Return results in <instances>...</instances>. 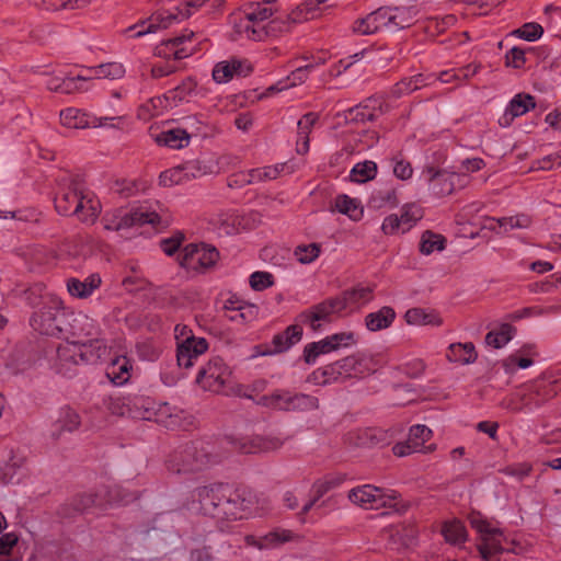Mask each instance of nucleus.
<instances>
[{
	"instance_id": "1",
	"label": "nucleus",
	"mask_w": 561,
	"mask_h": 561,
	"mask_svg": "<svg viewBox=\"0 0 561 561\" xmlns=\"http://www.w3.org/2000/svg\"><path fill=\"white\" fill-rule=\"evenodd\" d=\"M186 508L217 522H231L251 516L254 501L252 493L245 489L214 483L194 489L186 502Z\"/></svg>"
},
{
	"instance_id": "2",
	"label": "nucleus",
	"mask_w": 561,
	"mask_h": 561,
	"mask_svg": "<svg viewBox=\"0 0 561 561\" xmlns=\"http://www.w3.org/2000/svg\"><path fill=\"white\" fill-rule=\"evenodd\" d=\"M105 356V346L102 342L80 344L77 341L59 343L47 353L50 368L59 375L71 377L80 365L98 363Z\"/></svg>"
},
{
	"instance_id": "3",
	"label": "nucleus",
	"mask_w": 561,
	"mask_h": 561,
	"mask_svg": "<svg viewBox=\"0 0 561 561\" xmlns=\"http://www.w3.org/2000/svg\"><path fill=\"white\" fill-rule=\"evenodd\" d=\"M57 211L64 216L75 215L84 224H93L101 211L95 195L76 183L55 198Z\"/></svg>"
},
{
	"instance_id": "4",
	"label": "nucleus",
	"mask_w": 561,
	"mask_h": 561,
	"mask_svg": "<svg viewBox=\"0 0 561 561\" xmlns=\"http://www.w3.org/2000/svg\"><path fill=\"white\" fill-rule=\"evenodd\" d=\"M154 208L147 205H140L137 208L126 211L114 209L106 211L102 217V225L108 231H122L133 227L151 225L157 227L162 222V206L157 202Z\"/></svg>"
},
{
	"instance_id": "5",
	"label": "nucleus",
	"mask_w": 561,
	"mask_h": 561,
	"mask_svg": "<svg viewBox=\"0 0 561 561\" xmlns=\"http://www.w3.org/2000/svg\"><path fill=\"white\" fill-rule=\"evenodd\" d=\"M214 462L215 458L203 443L192 442L174 449L165 466L169 472L185 474L203 470Z\"/></svg>"
},
{
	"instance_id": "6",
	"label": "nucleus",
	"mask_w": 561,
	"mask_h": 561,
	"mask_svg": "<svg viewBox=\"0 0 561 561\" xmlns=\"http://www.w3.org/2000/svg\"><path fill=\"white\" fill-rule=\"evenodd\" d=\"M70 316L71 311L64 307L61 300L50 298L38 310L34 311L30 324L35 331L44 335H66V330H69Z\"/></svg>"
},
{
	"instance_id": "7",
	"label": "nucleus",
	"mask_w": 561,
	"mask_h": 561,
	"mask_svg": "<svg viewBox=\"0 0 561 561\" xmlns=\"http://www.w3.org/2000/svg\"><path fill=\"white\" fill-rule=\"evenodd\" d=\"M257 404L277 411L307 412L318 409L319 400L311 394L275 389L270 394L260 397Z\"/></svg>"
},
{
	"instance_id": "8",
	"label": "nucleus",
	"mask_w": 561,
	"mask_h": 561,
	"mask_svg": "<svg viewBox=\"0 0 561 561\" xmlns=\"http://www.w3.org/2000/svg\"><path fill=\"white\" fill-rule=\"evenodd\" d=\"M205 0L186 1L174 9V11H158L150 16L148 21L130 26L127 31L131 33L130 37L138 38L146 34L154 33L158 28L169 27L173 21H181L191 16V8H199Z\"/></svg>"
},
{
	"instance_id": "9",
	"label": "nucleus",
	"mask_w": 561,
	"mask_h": 561,
	"mask_svg": "<svg viewBox=\"0 0 561 561\" xmlns=\"http://www.w3.org/2000/svg\"><path fill=\"white\" fill-rule=\"evenodd\" d=\"M470 524L480 535L481 540L478 543V551L483 561H501V554L507 549L503 546L505 537L503 533L491 527V525L480 516H471Z\"/></svg>"
},
{
	"instance_id": "10",
	"label": "nucleus",
	"mask_w": 561,
	"mask_h": 561,
	"mask_svg": "<svg viewBox=\"0 0 561 561\" xmlns=\"http://www.w3.org/2000/svg\"><path fill=\"white\" fill-rule=\"evenodd\" d=\"M272 15L273 9L267 3L252 4L236 23V32L252 41H263L267 35L264 22Z\"/></svg>"
},
{
	"instance_id": "11",
	"label": "nucleus",
	"mask_w": 561,
	"mask_h": 561,
	"mask_svg": "<svg viewBox=\"0 0 561 561\" xmlns=\"http://www.w3.org/2000/svg\"><path fill=\"white\" fill-rule=\"evenodd\" d=\"M399 493L373 484H364L353 488L348 492V500L365 510H377L382 506H394Z\"/></svg>"
},
{
	"instance_id": "12",
	"label": "nucleus",
	"mask_w": 561,
	"mask_h": 561,
	"mask_svg": "<svg viewBox=\"0 0 561 561\" xmlns=\"http://www.w3.org/2000/svg\"><path fill=\"white\" fill-rule=\"evenodd\" d=\"M339 304L335 297H329L302 310L297 314L296 321L317 332L323 325L331 323L335 317L343 314Z\"/></svg>"
},
{
	"instance_id": "13",
	"label": "nucleus",
	"mask_w": 561,
	"mask_h": 561,
	"mask_svg": "<svg viewBox=\"0 0 561 561\" xmlns=\"http://www.w3.org/2000/svg\"><path fill=\"white\" fill-rule=\"evenodd\" d=\"M357 342L358 337L354 332L334 333L320 341L308 343L304 348V359L307 364L312 365L320 355L352 347L356 345Z\"/></svg>"
},
{
	"instance_id": "14",
	"label": "nucleus",
	"mask_w": 561,
	"mask_h": 561,
	"mask_svg": "<svg viewBox=\"0 0 561 561\" xmlns=\"http://www.w3.org/2000/svg\"><path fill=\"white\" fill-rule=\"evenodd\" d=\"M219 259L215 247L190 243L184 247L178 256V262L187 270H206L214 266Z\"/></svg>"
},
{
	"instance_id": "15",
	"label": "nucleus",
	"mask_w": 561,
	"mask_h": 561,
	"mask_svg": "<svg viewBox=\"0 0 561 561\" xmlns=\"http://www.w3.org/2000/svg\"><path fill=\"white\" fill-rule=\"evenodd\" d=\"M230 368L219 356L211 357L208 363L201 367L196 376V383L204 390L219 392L228 378L230 377Z\"/></svg>"
},
{
	"instance_id": "16",
	"label": "nucleus",
	"mask_w": 561,
	"mask_h": 561,
	"mask_svg": "<svg viewBox=\"0 0 561 561\" xmlns=\"http://www.w3.org/2000/svg\"><path fill=\"white\" fill-rule=\"evenodd\" d=\"M68 328L69 330H66V335L88 339L85 342H80V344H92L94 341L102 342L105 346V355L107 354V343L101 337L102 332L96 320L84 313H75L71 311Z\"/></svg>"
},
{
	"instance_id": "17",
	"label": "nucleus",
	"mask_w": 561,
	"mask_h": 561,
	"mask_svg": "<svg viewBox=\"0 0 561 561\" xmlns=\"http://www.w3.org/2000/svg\"><path fill=\"white\" fill-rule=\"evenodd\" d=\"M390 111V105L382 96H370L345 112L347 123L374 122Z\"/></svg>"
},
{
	"instance_id": "18",
	"label": "nucleus",
	"mask_w": 561,
	"mask_h": 561,
	"mask_svg": "<svg viewBox=\"0 0 561 561\" xmlns=\"http://www.w3.org/2000/svg\"><path fill=\"white\" fill-rule=\"evenodd\" d=\"M193 31L185 30L181 35L163 41L154 49V55L164 59L181 60L191 56L195 48L191 46Z\"/></svg>"
},
{
	"instance_id": "19",
	"label": "nucleus",
	"mask_w": 561,
	"mask_h": 561,
	"mask_svg": "<svg viewBox=\"0 0 561 561\" xmlns=\"http://www.w3.org/2000/svg\"><path fill=\"white\" fill-rule=\"evenodd\" d=\"M229 444L234 450L243 454H256L272 451L280 448L284 444V439L277 436H240L230 437Z\"/></svg>"
},
{
	"instance_id": "20",
	"label": "nucleus",
	"mask_w": 561,
	"mask_h": 561,
	"mask_svg": "<svg viewBox=\"0 0 561 561\" xmlns=\"http://www.w3.org/2000/svg\"><path fill=\"white\" fill-rule=\"evenodd\" d=\"M208 350V342L204 337L186 336L180 340L178 335L176 360L181 368L188 369L194 366L197 358Z\"/></svg>"
},
{
	"instance_id": "21",
	"label": "nucleus",
	"mask_w": 561,
	"mask_h": 561,
	"mask_svg": "<svg viewBox=\"0 0 561 561\" xmlns=\"http://www.w3.org/2000/svg\"><path fill=\"white\" fill-rule=\"evenodd\" d=\"M557 392L554 382L538 380L528 385L526 390L520 393V401H525L526 413H528L535 411L545 402L552 399L557 396Z\"/></svg>"
},
{
	"instance_id": "22",
	"label": "nucleus",
	"mask_w": 561,
	"mask_h": 561,
	"mask_svg": "<svg viewBox=\"0 0 561 561\" xmlns=\"http://www.w3.org/2000/svg\"><path fill=\"white\" fill-rule=\"evenodd\" d=\"M298 536L285 528L276 527L263 536L247 535L244 542L259 550L276 549L287 542L294 541Z\"/></svg>"
},
{
	"instance_id": "23",
	"label": "nucleus",
	"mask_w": 561,
	"mask_h": 561,
	"mask_svg": "<svg viewBox=\"0 0 561 561\" xmlns=\"http://www.w3.org/2000/svg\"><path fill=\"white\" fill-rule=\"evenodd\" d=\"M123 117H95L79 108L68 107L60 112V122L68 128H90L107 125V121H122Z\"/></svg>"
},
{
	"instance_id": "24",
	"label": "nucleus",
	"mask_w": 561,
	"mask_h": 561,
	"mask_svg": "<svg viewBox=\"0 0 561 561\" xmlns=\"http://www.w3.org/2000/svg\"><path fill=\"white\" fill-rule=\"evenodd\" d=\"M390 19L388 7H381L358 19L353 24V32L359 35H370L382 30H390Z\"/></svg>"
},
{
	"instance_id": "25",
	"label": "nucleus",
	"mask_w": 561,
	"mask_h": 561,
	"mask_svg": "<svg viewBox=\"0 0 561 561\" xmlns=\"http://www.w3.org/2000/svg\"><path fill=\"white\" fill-rule=\"evenodd\" d=\"M334 297L339 300L342 312H353L373 299V288L357 285Z\"/></svg>"
},
{
	"instance_id": "26",
	"label": "nucleus",
	"mask_w": 561,
	"mask_h": 561,
	"mask_svg": "<svg viewBox=\"0 0 561 561\" xmlns=\"http://www.w3.org/2000/svg\"><path fill=\"white\" fill-rule=\"evenodd\" d=\"M252 66L247 60H225L215 65L213 69V79L217 83H226L234 76L247 77L252 72Z\"/></svg>"
},
{
	"instance_id": "27",
	"label": "nucleus",
	"mask_w": 561,
	"mask_h": 561,
	"mask_svg": "<svg viewBox=\"0 0 561 561\" xmlns=\"http://www.w3.org/2000/svg\"><path fill=\"white\" fill-rule=\"evenodd\" d=\"M535 98L527 93L516 94L508 103L503 115L499 118V124L502 127L512 125L516 117H519L530 110L535 108Z\"/></svg>"
},
{
	"instance_id": "28",
	"label": "nucleus",
	"mask_w": 561,
	"mask_h": 561,
	"mask_svg": "<svg viewBox=\"0 0 561 561\" xmlns=\"http://www.w3.org/2000/svg\"><path fill=\"white\" fill-rule=\"evenodd\" d=\"M81 417L79 413L71 407L65 405L60 408L58 417L53 424L51 436L55 439L60 438L65 433H73L79 430Z\"/></svg>"
},
{
	"instance_id": "29",
	"label": "nucleus",
	"mask_w": 561,
	"mask_h": 561,
	"mask_svg": "<svg viewBox=\"0 0 561 561\" xmlns=\"http://www.w3.org/2000/svg\"><path fill=\"white\" fill-rule=\"evenodd\" d=\"M302 325L296 321L295 324L287 327L283 332L275 334L271 342L273 350L270 351V354L286 352L300 342Z\"/></svg>"
},
{
	"instance_id": "30",
	"label": "nucleus",
	"mask_w": 561,
	"mask_h": 561,
	"mask_svg": "<svg viewBox=\"0 0 561 561\" xmlns=\"http://www.w3.org/2000/svg\"><path fill=\"white\" fill-rule=\"evenodd\" d=\"M128 417L139 420H152L156 412V402L150 397L140 394H128Z\"/></svg>"
},
{
	"instance_id": "31",
	"label": "nucleus",
	"mask_w": 561,
	"mask_h": 561,
	"mask_svg": "<svg viewBox=\"0 0 561 561\" xmlns=\"http://www.w3.org/2000/svg\"><path fill=\"white\" fill-rule=\"evenodd\" d=\"M133 364L126 356H117L107 365L105 375L114 386L126 385L131 377Z\"/></svg>"
},
{
	"instance_id": "32",
	"label": "nucleus",
	"mask_w": 561,
	"mask_h": 561,
	"mask_svg": "<svg viewBox=\"0 0 561 561\" xmlns=\"http://www.w3.org/2000/svg\"><path fill=\"white\" fill-rule=\"evenodd\" d=\"M390 31L410 27L414 24L420 13L416 5L388 7Z\"/></svg>"
},
{
	"instance_id": "33",
	"label": "nucleus",
	"mask_w": 561,
	"mask_h": 561,
	"mask_svg": "<svg viewBox=\"0 0 561 561\" xmlns=\"http://www.w3.org/2000/svg\"><path fill=\"white\" fill-rule=\"evenodd\" d=\"M355 377H365L376 373L383 365V357L379 353L359 351L354 353Z\"/></svg>"
},
{
	"instance_id": "34",
	"label": "nucleus",
	"mask_w": 561,
	"mask_h": 561,
	"mask_svg": "<svg viewBox=\"0 0 561 561\" xmlns=\"http://www.w3.org/2000/svg\"><path fill=\"white\" fill-rule=\"evenodd\" d=\"M119 502L127 503V502H129V499H127L125 496L117 497L115 495H112V491L108 492V496L106 500L101 497L100 494L83 493V494L78 495L73 500V506H75V510L78 512H85L93 506L101 507L104 504H112V503H119Z\"/></svg>"
},
{
	"instance_id": "35",
	"label": "nucleus",
	"mask_w": 561,
	"mask_h": 561,
	"mask_svg": "<svg viewBox=\"0 0 561 561\" xmlns=\"http://www.w3.org/2000/svg\"><path fill=\"white\" fill-rule=\"evenodd\" d=\"M319 115L313 112L305 114L297 123V142L296 150L299 154H305L309 150V134L314 124L318 122Z\"/></svg>"
},
{
	"instance_id": "36",
	"label": "nucleus",
	"mask_w": 561,
	"mask_h": 561,
	"mask_svg": "<svg viewBox=\"0 0 561 561\" xmlns=\"http://www.w3.org/2000/svg\"><path fill=\"white\" fill-rule=\"evenodd\" d=\"M101 285V277L99 274H91L83 280L70 278L67 283L68 291L71 296L78 298H87L99 288Z\"/></svg>"
},
{
	"instance_id": "37",
	"label": "nucleus",
	"mask_w": 561,
	"mask_h": 561,
	"mask_svg": "<svg viewBox=\"0 0 561 561\" xmlns=\"http://www.w3.org/2000/svg\"><path fill=\"white\" fill-rule=\"evenodd\" d=\"M396 319V312L391 307L385 306L376 312H370L365 317L367 330L377 332L389 328Z\"/></svg>"
},
{
	"instance_id": "38",
	"label": "nucleus",
	"mask_w": 561,
	"mask_h": 561,
	"mask_svg": "<svg viewBox=\"0 0 561 561\" xmlns=\"http://www.w3.org/2000/svg\"><path fill=\"white\" fill-rule=\"evenodd\" d=\"M477 352L472 343H454L450 344L446 353V357L451 363L470 364L477 359Z\"/></svg>"
},
{
	"instance_id": "39",
	"label": "nucleus",
	"mask_w": 561,
	"mask_h": 561,
	"mask_svg": "<svg viewBox=\"0 0 561 561\" xmlns=\"http://www.w3.org/2000/svg\"><path fill=\"white\" fill-rule=\"evenodd\" d=\"M147 188V182L140 178H118L114 182L112 190L122 197H130Z\"/></svg>"
},
{
	"instance_id": "40",
	"label": "nucleus",
	"mask_w": 561,
	"mask_h": 561,
	"mask_svg": "<svg viewBox=\"0 0 561 561\" xmlns=\"http://www.w3.org/2000/svg\"><path fill=\"white\" fill-rule=\"evenodd\" d=\"M343 377L336 362L317 368L308 376V381L319 386H325Z\"/></svg>"
},
{
	"instance_id": "41",
	"label": "nucleus",
	"mask_w": 561,
	"mask_h": 561,
	"mask_svg": "<svg viewBox=\"0 0 561 561\" xmlns=\"http://www.w3.org/2000/svg\"><path fill=\"white\" fill-rule=\"evenodd\" d=\"M492 222L488 226L492 230H496V227L493 224H496L499 229L503 232H507L513 229H526L530 226L531 219L528 215L518 214L510 217H501V218H489Z\"/></svg>"
},
{
	"instance_id": "42",
	"label": "nucleus",
	"mask_w": 561,
	"mask_h": 561,
	"mask_svg": "<svg viewBox=\"0 0 561 561\" xmlns=\"http://www.w3.org/2000/svg\"><path fill=\"white\" fill-rule=\"evenodd\" d=\"M158 145L172 149H181L188 145L190 136L186 130L174 128L160 133L156 138Z\"/></svg>"
},
{
	"instance_id": "43",
	"label": "nucleus",
	"mask_w": 561,
	"mask_h": 561,
	"mask_svg": "<svg viewBox=\"0 0 561 561\" xmlns=\"http://www.w3.org/2000/svg\"><path fill=\"white\" fill-rule=\"evenodd\" d=\"M516 334V329L510 323H502L485 335V343L494 348L506 345Z\"/></svg>"
},
{
	"instance_id": "44",
	"label": "nucleus",
	"mask_w": 561,
	"mask_h": 561,
	"mask_svg": "<svg viewBox=\"0 0 561 561\" xmlns=\"http://www.w3.org/2000/svg\"><path fill=\"white\" fill-rule=\"evenodd\" d=\"M442 535L451 545H461L467 540V529L459 519L447 520L442 526Z\"/></svg>"
},
{
	"instance_id": "45",
	"label": "nucleus",
	"mask_w": 561,
	"mask_h": 561,
	"mask_svg": "<svg viewBox=\"0 0 561 561\" xmlns=\"http://www.w3.org/2000/svg\"><path fill=\"white\" fill-rule=\"evenodd\" d=\"M169 96L167 94L163 98L154 96L142 103L137 111V117L141 121L148 122L151 118L162 114V110L165 107Z\"/></svg>"
},
{
	"instance_id": "46",
	"label": "nucleus",
	"mask_w": 561,
	"mask_h": 561,
	"mask_svg": "<svg viewBox=\"0 0 561 561\" xmlns=\"http://www.w3.org/2000/svg\"><path fill=\"white\" fill-rule=\"evenodd\" d=\"M405 321L412 325H440L442 319L434 311H427L422 308H412L405 312Z\"/></svg>"
},
{
	"instance_id": "47",
	"label": "nucleus",
	"mask_w": 561,
	"mask_h": 561,
	"mask_svg": "<svg viewBox=\"0 0 561 561\" xmlns=\"http://www.w3.org/2000/svg\"><path fill=\"white\" fill-rule=\"evenodd\" d=\"M344 482V477L341 474H329L322 479L317 480L312 485V492L317 499H321L329 491L340 486Z\"/></svg>"
},
{
	"instance_id": "48",
	"label": "nucleus",
	"mask_w": 561,
	"mask_h": 561,
	"mask_svg": "<svg viewBox=\"0 0 561 561\" xmlns=\"http://www.w3.org/2000/svg\"><path fill=\"white\" fill-rule=\"evenodd\" d=\"M321 253L319 243L299 244L294 251V255L301 264H310L314 262Z\"/></svg>"
},
{
	"instance_id": "49",
	"label": "nucleus",
	"mask_w": 561,
	"mask_h": 561,
	"mask_svg": "<svg viewBox=\"0 0 561 561\" xmlns=\"http://www.w3.org/2000/svg\"><path fill=\"white\" fill-rule=\"evenodd\" d=\"M399 217L403 224V232H407L423 217V211L420 206L408 204L402 207Z\"/></svg>"
},
{
	"instance_id": "50",
	"label": "nucleus",
	"mask_w": 561,
	"mask_h": 561,
	"mask_svg": "<svg viewBox=\"0 0 561 561\" xmlns=\"http://www.w3.org/2000/svg\"><path fill=\"white\" fill-rule=\"evenodd\" d=\"M453 178H428V190L433 195L443 197L449 195L455 190Z\"/></svg>"
},
{
	"instance_id": "51",
	"label": "nucleus",
	"mask_w": 561,
	"mask_h": 561,
	"mask_svg": "<svg viewBox=\"0 0 561 561\" xmlns=\"http://www.w3.org/2000/svg\"><path fill=\"white\" fill-rule=\"evenodd\" d=\"M128 396H110L104 400L107 411L117 416H127L128 412Z\"/></svg>"
},
{
	"instance_id": "52",
	"label": "nucleus",
	"mask_w": 561,
	"mask_h": 561,
	"mask_svg": "<svg viewBox=\"0 0 561 561\" xmlns=\"http://www.w3.org/2000/svg\"><path fill=\"white\" fill-rule=\"evenodd\" d=\"M325 58L319 57L317 59H313V61H310L304 66H300L296 68L294 71H291L290 76L288 77L289 80H291V84H300L305 82L308 78V75L319 65L324 64Z\"/></svg>"
},
{
	"instance_id": "53",
	"label": "nucleus",
	"mask_w": 561,
	"mask_h": 561,
	"mask_svg": "<svg viewBox=\"0 0 561 561\" xmlns=\"http://www.w3.org/2000/svg\"><path fill=\"white\" fill-rule=\"evenodd\" d=\"M398 203L394 190H379L371 194L370 204L375 208L396 206Z\"/></svg>"
},
{
	"instance_id": "54",
	"label": "nucleus",
	"mask_w": 561,
	"mask_h": 561,
	"mask_svg": "<svg viewBox=\"0 0 561 561\" xmlns=\"http://www.w3.org/2000/svg\"><path fill=\"white\" fill-rule=\"evenodd\" d=\"M432 430L426 425L416 424L410 428L409 440L421 450L423 445L431 438Z\"/></svg>"
},
{
	"instance_id": "55",
	"label": "nucleus",
	"mask_w": 561,
	"mask_h": 561,
	"mask_svg": "<svg viewBox=\"0 0 561 561\" xmlns=\"http://www.w3.org/2000/svg\"><path fill=\"white\" fill-rule=\"evenodd\" d=\"M444 249V239L435 233H432L430 231L425 232L423 234L421 244H420V251L428 255L433 253L435 250H443Z\"/></svg>"
},
{
	"instance_id": "56",
	"label": "nucleus",
	"mask_w": 561,
	"mask_h": 561,
	"mask_svg": "<svg viewBox=\"0 0 561 561\" xmlns=\"http://www.w3.org/2000/svg\"><path fill=\"white\" fill-rule=\"evenodd\" d=\"M196 88V82L192 78H186L182 81L181 84L175 87L173 90H170L167 93V96L169 99H172L174 101H183L185 98L191 95Z\"/></svg>"
},
{
	"instance_id": "57",
	"label": "nucleus",
	"mask_w": 561,
	"mask_h": 561,
	"mask_svg": "<svg viewBox=\"0 0 561 561\" xmlns=\"http://www.w3.org/2000/svg\"><path fill=\"white\" fill-rule=\"evenodd\" d=\"M257 313L259 307L256 305L243 306V308L228 313L227 318L232 322L245 323L253 321L256 318Z\"/></svg>"
},
{
	"instance_id": "58",
	"label": "nucleus",
	"mask_w": 561,
	"mask_h": 561,
	"mask_svg": "<svg viewBox=\"0 0 561 561\" xmlns=\"http://www.w3.org/2000/svg\"><path fill=\"white\" fill-rule=\"evenodd\" d=\"M483 208V204L480 202L470 203L461 208V210L456 215V221L459 225L462 224H471L473 225L474 216L481 211Z\"/></svg>"
},
{
	"instance_id": "59",
	"label": "nucleus",
	"mask_w": 561,
	"mask_h": 561,
	"mask_svg": "<svg viewBox=\"0 0 561 561\" xmlns=\"http://www.w3.org/2000/svg\"><path fill=\"white\" fill-rule=\"evenodd\" d=\"M335 207L341 214L347 215L353 219L357 218V213H362L360 210L358 211L355 199L347 195H339L335 199Z\"/></svg>"
},
{
	"instance_id": "60",
	"label": "nucleus",
	"mask_w": 561,
	"mask_h": 561,
	"mask_svg": "<svg viewBox=\"0 0 561 561\" xmlns=\"http://www.w3.org/2000/svg\"><path fill=\"white\" fill-rule=\"evenodd\" d=\"M95 73L98 78H107L113 80L122 78L125 73V69L122 64L110 62L99 66Z\"/></svg>"
},
{
	"instance_id": "61",
	"label": "nucleus",
	"mask_w": 561,
	"mask_h": 561,
	"mask_svg": "<svg viewBox=\"0 0 561 561\" xmlns=\"http://www.w3.org/2000/svg\"><path fill=\"white\" fill-rule=\"evenodd\" d=\"M249 283L256 291L264 290L274 284L273 275L268 272H254L250 275Z\"/></svg>"
},
{
	"instance_id": "62",
	"label": "nucleus",
	"mask_w": 561,
	"mask_h": 561,
	"mask_svg": "<svg viewBox=\"0 0 561 561\" xmlns=\"http://www.w3.org/2000/svg\"><path fill=\"white\" fill-rule=\"evenodd\" d=\"M543 33V28L541 25L537 23H526L522 27L515 31L520 38H524L528 42H534L540 38Z\"/></svg>"
},
{
	"instance_id": "63",
	"label": "nucleus",
	"mask_w": 561,
	"mask_h": 561,
	"mask_svg": "<svg viewBox=\"0 0 561 561\" xmlns=\"http://www.w3.org/2000/svg\"><path fill=\"white\" fill-rule=\"evenodd\" d=\"M526 62L525 50L519 47L511 48L505 55V65L515 69L522 68Z\"/></svg>"
},
{
	"instance_id": "64",
	"label": "nucleus",
	"mask_w": 561,
	"mask_h": 561,
	"mask_svg": "<svg viewBox=\"0 0 561 561\" xmlns=\"http://www.w3.org/2000/svg\"><path fill=\"white\" fill-rule=\"evenodd\" d=\"M87 79L82 76L67 77L60 81V93H73L83 89V83Z\"/></svg>"
}]
</instances>
